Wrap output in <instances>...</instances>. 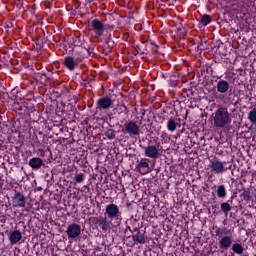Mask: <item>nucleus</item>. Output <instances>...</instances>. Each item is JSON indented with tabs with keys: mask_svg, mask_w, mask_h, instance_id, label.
Returning <instances> with one entry per match:
<instances>
[{
	"mask_svg": "<svg viewBox=\"0 0 256 256\" xmlns=\"http://www.w3.org/2000/svg\"><path fill=\"white\" fill-rule=\"evenodd\" d=\"M178 125H179V123H177V121H175V119L171 118L168 120L166 127H167L168 131L173 133L177 129Z\"/></svg>",
	"mask_w": 256,
	"mask_h": 256,
	"instance_id": "obj_18",
	"label": "nucleus"
},
{
	"mask_svg": "<svg viewBox=\"0 0 256 256\" xmlns=\"http://www.w3.org/2000/svg\"><path fill=\"white\" fill-rule=\"evenodd\" d=\"M98 225L104 233H107V231H111V227H113V222L107 220V218L105 217H99Z\"/></svg>",
	"mask_w": 256,
	"mask_h": 256,
	"instance_id": "obj_11",
	"label": "nucleus"
},
{
	"mask_svg": "<svg viewBox=\"0 0 256 256\" xmlns=\"http://www.w3.org/2000/svg\"><path fill=\"white\" fill-rule=\"evenodd\" d=\"M21 239H23V234L21 233V231L14 230L10 232L9 241L11 245H17V243H19Z\"/></svg>",
	"mask_w": 256,
	"mask_h": 256,
	"instance_id": "obj_12",
	"label": "nucleus"
},
{
	"mask_svg": "<svg viewBox=\"0 0 256 256\" xmlns=\"http://www.w3.org/2000/svg\"><path fill=\"white\" fill-rule=\"evenodd\" d=\"M68 239H77L81 235V226L79 224L72 223L68 225L66 229Z\"/></svg>",
	"mask_w": 256,
	"mask_h": 256,
	"instance_id": "obj_8",
	"label": "nucleus"
},
{
	"mask_svg": "<svg viewBox=\"0 0 256 256\" xmlns=\"http://www.w3.org/2000/svg\"><path fill=\"white\" fill-rule=\"evenodd\" d=\"M105 215H107L108 219H119V217H121L119 206L116 204L107 205L105 208Z\"/></svg>",
	"mask_w": 256,
	"mask_h": 256,
	"instance_id": "obj_5",
	"label": "nucleus"
},
{
	"mask_svg": "<svg viewBox=\"0 0 256 256\" xmlns=\"http://www.w3.org/2000/svg\"><path fill=\"white\" fill-rule=\"evenodd\" d=\"M111 107H113V99H111V97L106 96L98 99L97 109H99V111H108Z\"/></svg>",
	"mask_w": 256,
	"mask_h": 256,
	"instance_id": "obj_7",
	"label": "nucleus"
},
{
	"mask_svg": "<svg viewBox=\"0 0 256 256\" xmlns=\"http://www.w3.org/2000/svg\"><path fill=\"white\" fill-rule=\"evenodd\" d=\"M13 207H25L26 198L21 192H18L12 198Z\"/></svg>",
	"mask_w": 256,
	"mask_h": 256,
	"instance_id": "obj_10",
	"label": "nucleus"
},
{
	"mask_svg": "<svg viewBox=\"0 0 256 256\" xmlns=\"http://www.w3.org/2000/svg\"><path fill=\"white\" fill-rule=\"evenodd\" d=\"M216 89L218 93H227L229 91V82L227 80H219Z\"/></svg>",
	"mask_w": 256,
	"mask_h": 256,
	"instance_id": "obj_16",
	"label": "nucleus"
},
{
	"mask_svg": "<svg viewBox=\"0 0 256 256\" xmlns=\"http://www.w3.org/2000/svg\"><path fill=\"white\" fill-rule=\"evenodd\" d=\"M160 151L159 147L149 145L144 149V155L149 157V159H159V155H161Z\"/></svg>",
	"mask_w": 256,
	"mask_h": 256,
	"instance_id": "obj_9",
	"label": "nucleus"
},
{
	"mask_svg": "<svg viewBox=\"0 0 256 256\" xmlns=\"http://www.w3.org/2000/svg\"><path fill=\"white\" fill-rule=\"evenodd\" d=\"M83 181H85V174H83V173H76L74 178H73V182L75 184H77V183H83Z\"/></svg>",
	"mask_w": 256,
	"mask_h": 256,
	"instance_id": "obj_22",
	"label": "nucleus"
},
{
	"mask_svg": "<svg viewBox=\"0 0 256 256\" xmlns=\"http://www.w3.org/2000/svg\"><path fill=\"white\" fill-rule=\"evenodd\" d=\"M91 27L97 39H99V37H103V33H105V24L103 22L98 19H94L91 22Z\"/></svg>",
	"mask_w": 256,
	"mask_h": 256,
	"instance_id": "obj_6",
	"label": "nucleus"
},
{
	"mask_svg": "<svg viewBox=\"0 0 256 256\" xmlns=\"http://www.w3.org/2000/svg\"><path fill=\"white\" fill-rule=\"evenodd\" d=\"M215 192L219 199H225L227 197V188H225V185L217 186Z\"/></svg>",
	"mask_w": 256,
	"mask_h": 256,
	"instance_id": "obj_17",
	"label": "nucleus"
},
{
	"mask_svg": "<svg viewBox=\"0 0 256 256\" xmlns=\"http://www.w3.org/2000/svg\"><path fill=\"white\" fill-rule=\"evenodd\" d=\"M220 207L221 211L225 213V215H227L229 211H231V205L227 202H223Z\"/></svg>",
	"mask_w": 256,
	"mask_h": 256,
	"instance_id": "obj_23",
	"label": "nucleus"
},
{
	"mask_svg": "<svg viewBox=\"0 0 256 256\" xmlns=\"http://www.w3.org/2000/svg\"><path fill=\"white\" fill-rule=\"evenodd\" d=\"M124 133H127L130 137H137L141 133V126L133 120L125 122Z\"/></svg>",
	"mask_w": 256,
	"mask_h": 256,
	"instance_id": "obj_4",
	"label": "nucleus"
},
{
	"mask_svg": "<svg viewBox=\"0 0 256 256\" xmlns=\"http://www.w3.org/2000/svg\"><path fill=\"white\" fill-rule=\"evenodd\" d=\"M28 165L31 167V169L38 171V169H41V167H43V159L39 157L31 158L28 162Z\"/></svg>",
	"mask_w": 256,
	"mask_h": 256,
	"instance_id": "obj_15",
	"label": "nucleus"
},
{
	"mask_svg": "<svg viewBox=\"0 0 256 256\" xmlns=\"http://www.w3.org/2000/svg\"><path fill=\"white\" fill-rule=\"evenodd\" d=\"M208 167L211 173H214V175H223V173L227 171V162H223L218 159H212L210 160Z\"/></svg>",
	"mask_w": 256,
	"mask_h": 256,
	"instance_id": "obj_3",
	"label": "nucleus"
},
{
	"mask_svg": "<svg viewBox=\"0 0 256 256\" xmlns=\"http://www.w3.org/2000/svg\"><path fill=\"white\" fill-rule=\"evenodd\" d=\"M137 169H139L141 175H147V173H151V168L149 167V162L147 159H141L137 165Z\"/></svg>",
	"mask_w": 256,
	"mask_h": 256,
	"instance_id": "obj_13",
	"label": "nucleus"
},
{
	"mask_svg": "<svg viewBox=\"0 0 256 256\" xmlns=\"http://www.w3.org/2000/svg\"><path fill=\"white\" fill-rule=\"evenodd\" d=\"M106 137H107L108 139H114V138H115V131H113V130H108V131L106 132Z\"/></svg>",
	"mask_w": 256,
	"mask_h": 256,
	"instance_id": "obj_25",
	"label": "nucleus"
},
{
	"mask_svg": "<svg viewBox=\"0 0 256 256\" xmlns=\"http://www.w3.org/2000/svg\"><path fill=\"white\" fill-rule=\"evenodd\" d=\"M216 237H219L218 245L221 253L231 249L233 245V236L227 235V228H217Z\"/></svg>",
	"mask_w": 256,
	"mask_h": 256,
	"instance_id": "obj_2",
	"label": "nucleus"
},
{
	"mask_svg": "<svg viewBox=\"0 0 256 256\" xmlns=\"http://www.w3.org/2000/svg\"><path fill=\"white\" fill-rule=\"evenodd\" d=\"M81 61L79 58H73L71 56H68L64 60L65 67L69 69V71H73L75 69V66Z\"/></svg>",
	"mask_w": 256,
	"mask_h": 256,
	"instance_id": "obj_14",
	"label": "nucleus"
},
{
	"mask_svg": "<svg viewBox=\"0 0 256 256\" xmlns=\"http://www.w3.org/2000/svg\"><path fill=\"white\" fill-rule=\"evenodd\" d=\"M248 119L250 123L256 124V110L253 109L248 113Z\"/></svg>",
	"mask_w": 256,
	"mask_h": 256,
	"instance_id": "obj_24",
	"label": "nucleus"
},
{
	"mask_svg": "<svg viewBox=\"0 0 256 256\" xmlns=\"http://www.w3.org/2000/svg\"><path fill=\"white\" fill-rule=\"evenodd\" d=\"M242 197L245 201H249V199H251V193H249V191H244Z\"/></svg>",
	"mask_w": 256,
	"mask_h": 256,
	"instance_id": "obj_26",
	"label": "nucleus"
},
{
	"mask_svg": "<svg viewBox=\"0 0 256 256\" xmlns=\"http://www.w3.org/2000/svg\"><path fill=\"white\" fill-rule=\"evenodd\" d=\"M232 251L236 255H243V252L245 251V248H243V245L239 243L232 244Z\"/></svg>",
	"mask_w": 256,
	"mask_h": 256,
	"instance_id": "obj_19",
	"label": "nucleus"
},
{
	"mask_svg": "<svg viewBox=\"0 0 256 256\" xmlns=\"http://www.w3.org/2000/svg\"><path fill=\"white\" fill-rule=\"evenodd\" d=\"M231 113L226 107H220L213 113L214 127L223 129L231 125Z\"/></svg>",
	"mask_w": 256,
	"mask_h": 256,
	"instance_id": "obj_1",
	"label": "nucleus"
},
{
	"mask_svg": "<svg viewBox=\"0 0 256 256\" xmlns=\"http://www.w3.org/2000/svg\"><path fill=\"white\" fill-rule=\"evenodd\" d=\"M133 241H135L136 243L144 244L145 243V235H143V233H141V232H138L136 235L133 236Z\"/></svg>",
	"mask_w": 256,
	"mask_h": 256,
	"instance_id": "obj_21",
	"label": "nucleus"
},
{
	"mask_svg": "<svg viewBox=\"0 0 256 256\" xmlns=\"http://www.w3.org/2000/svg\"><path fill=\"white\" fill-rule=\"evenodd\" d=\"M211 23V16L208 14H204L200 19V26L201 27H207Z\"/></svg>",
	"mask_w": 256,
	"mask_h": 256,
	"instance_id": "obj_20",
	"label": "nucleus"
}]
</instances>
